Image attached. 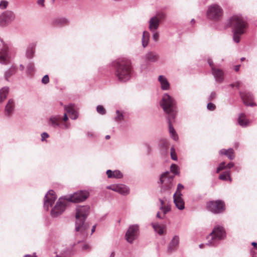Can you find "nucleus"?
<instances>
[{"instance_id":"f257e3e1","label":"nucleus","mask_w":257,"mask_h":257,"mask_svg":"<svg viewBox=\"0 0 257 257\" xmlns=\"http://www.w3.org/2000/svg\"><path fill=\"white\" fill-rule=\"evenodd\" d=\"M161 105L164 111L168 114L169 130L171 137L173 140L177 141L178 137L172 124L177 112L175 101L171 96L166 93L162 98Z\"/></svg>"},{"instance_id":"f03ea898","label":"nucleus","mask_w":257,"mask_h":257,"mask_svg":"<svg viewBox=\"0 0 257 257\" xmlns=\"http://www.w3.org/2000/svg\"><path fill=\"white\" fill-rule=\"evenodd\" d=\"M112 66L115 69V75L118 80L126 82L130 79L132 68L130 60L123 58L117 59L112 63Z\"/></svg>"},{"instance_id":"7ed1b4c3","label":"nucleus","mask_w":257,"mask_h":257,"mask_svg":"<svg viewBox=\"0 0 257 257\" xmlns=\"http://www.w3.org/2000/svg\"><path fill=\"white\" fill-rule=\"evenodd\" d=\"M229 23L232 29L233 40L238 43L240 41V36L245 33L247 28V22L241 15H235L230 18Z\"/></svg>"},{"instance_id":"20e7f679","label":"nucleus","mask_w":257,"mask_h":257,"mask_svg":"<svg viewBox=\"0 0 257 257\" xmlns=\"http://www.w3.org/2000/svg\"><path fill=\"white\" fill-rule=\"evenodd\" d=\"M90 212V207L88 205L77 206L76 208L75 230L83 232L87 228L85 221Z\"/></svg>"},{"instance_id":"39448f33","label":"nucleus","mask_w":257,"mask_h":257,"mask_svg":"<svg viewBox=\"0 0 257 257\" xmlns=\"http://www.w3.org/2000/svg\"><path fill=\"white\" fill-rule=\"evenodd\" d=\"M226 237V232L222 226H215L212 232L207 237V242L206 245L216 246L220 241Z\"/></svg>"},{"instance_id":"423d86ee","label":"nucleus","mask_w":257,"mask_h":257,"mask_svg":"<svg viewBox=\"0 0 257 257\" xmlns=\"http://www.w3.org/2000/svg\"><path fill=\"white\" fill-rule=\"evenodd\" d=\"M223 16V9L217 4H213L208 7L206 17L210 20L219 21Z\"/></svg>"},{"instance_id":"0eeeda50","label":"nucleus","mask_w":257,"mask_h":257,"mask_svg":"<svg viewBox=\"0 0 257 257\" xmlns=\"http://www.w3.org/2000/svg\"><path fill=\"white\" fill-rule=\"evenodd\" d=\"M174 175L167 171L163 173L160 178V182L162 184L161 191H169L173 186V181Z\"/></svg>"},{"instance_id":"6e6552de","label":"nucleus","mask_w":257,"mask_h":257,"mask_svg":"<svg viewBox=\"0 0 257 257\" xmlns=\"http://www.w3.org/2000/svg\"><path fill=\"white\" fill-rule=\"evenodd\" d=\"M206 207L208 210L214 214L221 213L225 210L224 202L220 200L208 202Z\"/></svg>"},{"instance_id":"1a4fd4ad","label":"nucleus","mask_w":257,"mask_h":257,"mask_svg":"<svg viewBox=\"0 0 257 257\" xmlns=\"http://www.w3.org/2000/svg\"><path fill=\"white\" fill-rule=\"evenodd\" d=\"M165 17V14L162 12L158 13L155 16L152 17L148 22L150 31L157 30L160 26L161 21L164 19Z\"/></svg>"},{"instance_id":"9d476101","label":"nucleus","mask_w":257,"mask_h":257,"mask_svg":"<svg viewBox=\"0 0 257 257\" xmlns=\"http://www.w3.org/2000/svg\"><path fill=\"white\" fill-rule=\"evenodd\" d=\"M67 202L68 201L66 198H60L51 210V215L54 217H56L61 214L65 209Z\"/></svg>"},{"instance_id":"9b49d317","label":"nucleus","mask_w":257,"mask_h":257,"mask_svg":"<svg viewBox=\"0 0 257 257\" xmlns=\"http://www.w3.org/2000/svg\"><path fill=\"white\" fill-rule=\"evenodd\" d=\"M88 192L81 190L74 192L66 198L68 201L78 203L86 200L88 197Z\"/></svg>"},{"instance_id":"f8f14e48","label":"nucleus","mask_w":257,"mask_h":257,"mask_svg":"<svg viewBox=\"0 0 257 257\" xmlns=\"http://www.w3.org/2000/svg\"><path fill=\"white\" fill-rule=\"evenodd\" d=\"M15 19V14L10 11L3 12L0 15V26L5 27L13 22Z\"/></svg>"},{"instance_id":"ddd939ff","label":"nucleus","mask_w":257,"mask_h":257,"mask_svg":"<svg viewBox=\"0 0 257 257\" xmlns=\"http://www.w3.org/2000/svg\"><path fill=\"white\" fill-rule=\"evenodd\" d=\"M139 230V226L138 224L131 225L127 229L125 239L129 243H133V241L137 238Z\"/></svg>"},{"instance_id":"4468645a","label":"nucleus","mask_w":257,"mask_h":257,"mask_svg":"<svg viewBox=\"0 0 257 257\" xmlns=\"http://www.w3.org/2000/svg\"><path fill=\"white\" fill-rule=\"evenodd\" d=\"M57 196L53 190H50L45 195L44 199V207L46 210H49L50 206H51L55 202Z\"/></svg>"},{"instance_id":"2eb2a0df","label":"nucleus","mask_w":257,"mask_h":257,"mask_svg":"<svg viewBox=\"0 0 257 257\" xmlns=\"http://www.w3.org/2000/svg\"><path fill=\"white\" fill-rule=\"evenodd\" d=\"M182 196L181 192H175L173 195L174 202L176 207L179 210H183L185 208V203Z\"/></svg>"},{"instance_id":"dca6fc26","label":"nucleus","mask_w":257,"mask_h":257,"mask_svg":"<svg viewBox=\"0 0 257 257\" xmlns=\"http://www.w3.org/2000/svg\"><path fill=\"white\" fill-rule=\"evenodd\" d=\"M11 56L7 47L0 51V63L2 64H8L10 61Z\"/></svg>"},{"instance_id":"f3484780","label":"nucleus","mask_w":257,"mask_h":257,"mask_svg":"<svg viewBox=\"0 0 257 257\" xmlns=\"http://www.w3.org/2000/svg\"><path fill=\"white\" fill-rule=\"evenodd\" d=\"M180 238L179 235H175L172 238L168 245L167 251L168 252H172L175 251L179 246Z\"/></svg>"},{"instance_id":"a211bd4d","label":"nucleus","mask_w":257,"mask_h":257,"mask_svg":"<svg viewBox=\"0 0 257 257\" xmlns=\"http://www.w3.org/2000/svg\"><path fill=\"white\" fill-rule=\"evenodd\" d=\"M240 95L244 103L247 106H253L255 104L251 101L253 100V96L250 92H241Z\"/></svg>"},{"instance_id":"6ab92c4d","label":"nucleus","mask_w":257,"mask_h":257,"mask_svg":"<svg viewBox=\"0 0 257 257\" xmlns=\"http://www.w3.org/2000/svg\"><path fill=\"white\" fill-rule=\"evenodd\" d=\"M64 109L66 112L70 114V117L72 119H76L78 117L77 111L75 109L74 104H69L68 105L64 106Z\"/></svg>"},{"instance_id":"aec40b11","label":"nucleus","mask_w":257,"mask_h":257,"mask_svg":"<svg viewBox=\"0 0 257 257\" xmlns=\"http://www.w3.org/2000/svg\"><path fill=\"white\" fill-rule=\"evenodd\" d=\"M211 71L215 81L218 83H221L224 79L223 71L221 69L216 67H212Z\"/></svg>"},{"instance_id":"412c9836","label":"nucleus","mask_w":257,"mask_h":257,"mask_svg":"<svg viewBox=\"0 0 257 257\" xmlns=\"http://www.w3.org/2000/svg\"><path fill=\"white\" fill-rule=\"evenodd\" d=\"M144 58L146 62L153 63L158 61L159 59V56L156 52L150 51L146 53Z\"/></svg>"},{"instance_id":"4be33fe9","label":"nucleus","mask_w":257,"mask_h":257,"mask_svg":"<svg viewBox=\"0 0 257 257\" xmlns=\"http://www.w3.org/2000/svg\"><path fill=\"white\" fill-rule=\"evenodd\" d=\"M113 191L117 192L122 195H127L130 193L129 188L125 185H116V187L113 189Z\"/></svg>"},{"instance_id":"5701e85b","label":"nucleus","mask_w":257,"mask_h":257,"mask_svg":"<svg viewBox=\"0 0 257 257\" xmlns=\"http://www.w3.org/2000/svg\"><path fill=\"white\" fill-rule=\"evenodd\" d=\"M158 81L160 83L162 90H167L169 89L170 87V83L165 76L160 75L158 77Z\"/></svg>"},{"instance_id":"b1692460","label":"nucleus","mask_w":257,"mask_h":257,"mask_svg":"<svg viewBox=\"0 0 257 257\" xmlns=\"http://www.w3.org/2000/svg\"><path fill=\"white\" fill-rule=\"evenodd\" d=\"M15 106L14 100L12 99H9L5 107V114L7 116L11 115L14 110Z\"/></svg>"},{"instance_id":"393cba45","label":"nucleus","mask_w":257,"mask_h":257,"mask_svg":"<svg viewBox=\"0 0 257 257\" xmlns=\"http://www.w3.org/2000/svg\"><path fill=\"white\" fill-rule=\"evenodd\" d=\"M237 122L238 124L242 127L247 126L250 123L249 120L246 118L245 114L243 113L239 114Z\"/></svg>"},{"instance_id":"a878e982","label":"nucleus","mask_w":257,"mask_h":257,"mask_svg":"<svg viewBox=\"0 0 257 257\" xmlns=\"http://www.w3.org/2000/svg\"><path fill=\"white\" fill-rule=\"evenodd\" d=\"M106 174L109 178L120 179L123 176L122 174L119 170L112 171L110 170H108L106 171Z\"/></svg>"},{"instance_id":"bb28decb","label":"nucleus","mask_w":257,"mask_h":257,"mask_svg":"<svg viewBox=\"0 0 257 257\" xmlns=\"http://www.w3.org/2000/svg\"><path fill=\"white\" fill-rule=\"evenodd\" d=\"M221 155H224L227 157L230 160H233L235 158V155L233 150L232 148H229L228 150L221 149L219 151Z\"/></svg>"},{"instance_id":"cd10ccee","label":"nucleus","mask_w":257,"mask_h":257,"mask_svg":"<svg viewBox=\"0 0 257 257\" xmlns=\"http://www.w3.org/2000/svg\"><path fill=\"white\" fill-rule=\"evenodd\" d=\"M60 119L61 117L59 115L52 116L49 118V124L53 127L59 126Z\"/></svg>"},{"instance_id":"c85d7f7f","label":"nucleus","mask_w":257,"mask_h":257,"mask_svg":"<svg viewBox=\"0 0 257 257\" xmlns=\"http://www.w3.org/2000/svg\"><path fill=\"white\" fill-rule=\"evenodd\" d=\"M150 37V33L146 31H144L142 38V46L144 48H146L148 45Z\"/></svg>"},{"instance_id":"c756f323","label":"nucleus","mask_w":257,"mask_h":257,"mask_svg":"<svg viewBox=\"0 0 257 257\" xmlns=\"http://www.w3.org/2000/svg\"><path fill=\"white\" fill-rule=\"evenodd\" d=\"M68 20L65 18H58L53 20V24L57 26H62L67 24Z\"/></svg>"},{"instance_id":"7c9ffc66","label":"nucleus","mask_w":257,"mask_h":257,"mask_svg":"<svg viewBox=\"0 0 257 257\" xmlns=\"http://www.w3.org/2000/svg\"><path fill=\"white\" fill-rule=\"evenodd\" d=\"M35 45L34 44H30L27 48L26 55L27 58H32L34 56L35 52Z\"/></svg>"},{"instance_id":"2f4dec72","label":"nucleus","mask_w":257,"mask_h":257,"mask_svg":"<svg viewBox=\"0 0 257 257\" xmlns=\"http://www.w3.org/2000/svg\"><path fill=\"white\" fill-rule=\"evenodd\" d=\"M9 87H4L0 89V102H3L7 97L9 93Z\"/></svg>"},{"instance_id":"473e14b6","label":"nucleus","mask_w":257,"mask_h":257,"mask_svg":"<svg viewBox=\"0 0 257 257\" xmlns=\"http://www.w3.org/2000/svg\"><path fill=\"white\" fill-rule=\"evenodd\" d=\"M153 228L155 232L159 235H162L164 233V228L158 223H152Z\"/></svg>"},{"instance_id":"72a5a7b5","label":"nucleus","mask_w":257,"mask_h":257,"mask_svg":"<svg viewBox=\"0 0 257 257\" xmlns=\"http://www.w3.org/2000/svg\"><path fill=\"white\" fill-rule=\"evenodd\" d=\"M16 69V67L13 66L5 72V78L7 81H9V78L15 73Z\"/></svg>"},{"instance_id":"f704fd0d","label":"nucleus","mask_w":257,"mask_h":257,"mask_svg":"<svg viewBox=\"0 0 257 257\" xmlns=\"http://www.w3.org/2000/svg\"><path fill=\"white\" fill-rule=\"evenodd\" d=\"M230 171L229 170L226 171L221 174L219 176V179L221 180H227V177L229 178L230 181H231V179L230 177Z\"/></svg>"},{"instance_id":"c9c22d12","label":"nucleus","mask_w":257,"mask_h":257,"mask_svg":"<svg viewBox=\"0 0 257 257\" xmlns=\"http://www.w3.org/2000/svg\"><path fill=\"white\" fill-rule=\"evenodd\" d=\"M124 116L123 113L118 110L116 111V116L114 117V119L116 121H120L123 119Z\"/></svg>"},{"instance_id":"e433bc0d","label":"nucleus","mask_w":257,"mask_h":257,"mask_svg":"<svg viewBox=\"0 0 257 257\" xmlns=\"http://www.w3.org/2000/svg\"><path fill=\"white\" fill-rule=\"evenodd\" d=\"M27 70L29 74H32L35 71V66L33 63H29L27 66Z\"/></svg>"},{"instance_id":"4c0bfd02","label":"nucleus","mask_w":257,"mask_h":257,"mask_svg":"<svg viewBox=\"0 0 257 257\" xmlns=\"http://www.w3.org/2000/svg\"><path fill=\"white\" fill-rule=\"evenodd\" d=\"M170 170H171V171L174 174L173 175H174V176L175 175L179 174L178 167L175 164H172L171 166Z\"/></svg>"},{"instance_id":"58836bf2","label":"nucleus","mask_w":257,"mask_h":257,"mask_svg":"<svg viewBox=\"0 0 257 257\" xmlns=\"http://www.w3.org/2000/svg\"><path fill=\"white\" fill-rule=\"evenodd\" d=\"M152 32V39L155 42H158L159 40V34L157 30L151 31Z\"/></svg>"},{"instance_id":"ea45409f","label":"nucleus","mask_w":257,"mask_h":257,"mask_svg":"<svg viewBox=\"0 0 257 257\" xmlns=\"http://www.w3.org/2000/svg\"><path fill=\"white\" fill-rule=\"evenodd\" d=\"M97 111L98 113L103 115L105 114L106 111L102 105H98L96 107Z\"/></svg>"},{"instance_id":"a19ab883","label":"nucleus","mask_w":257,"mask_h":257,"mask_svg":"<svg viewBox=\"0 0 257 257\" xmlns=\"http://www.w3.org/2000/svg\"><path fill=\"white\" fill-rule=\"evenodd\" d=\"M171 156L172 159L173 160L176 161L177 160V157L175 154V151L173 147L171 149Z\"/></svg>"},{"instance_id":"79ce46f5","label":"nucleus","mask_w":257,"mask_h":257,"mask_svg":"<svg viewBox=\"0 0 257 257\" xmlns=\"http://www.w3.org/2000/svg\"><path fill=\"white\" fill-rule=\"evenodd\" d=\"M161 210L163 211L164 216H165V215L171 210V207L169 205L164 206V208Z\"/></svg>"},{"instance_id":"37998d69","label":"nucleus","mask_w":257,"mask_h":257,"mask_svg":"<svg viewBox=\"0 0 257 257\" xmlns=\"http://www.w3.org/2000/svg\"><path fill=\"white\" fill-rule=\"evenodd\" d=\"M8 5V2L6 1H3L0 3V8L1 9H6Z\"/></svg>"},{"instance_id":"c03bdc74","label":"nucleus","mask_w":257,"mask_h":257,"mask_svg":"<svg viewBox=\"0 0 257 257\" xmlns=\"http://www.w3.org/2000/svg\"><path fill=\"white\" fill-rule=\"evenodd\" d=\"M42 83L46 84L49 82V78L48 75H45L42 79Z\"/></svg>"},{"instance_id":"a18cd8bd","label":"nucleus","mask_w":257,"mask_h":257,"mask_svg":"<svg viewBox=\"0 0 257 257\" xmlns=\"http://www.w3.org/2000/svg\"><path fill=\"white\" fill-rule=\"evenodd\" d=\"M207 108L209 110L213 111L215 108V105L213 103L209 102L207 104Z\"/></svg>"},{"instance_id":"49530a36","label":"nucleus","mask_w":257,"mask_h":257,"mask_svg":"<svg viewBox=\"0 0 257 257\" xmlns=\"http://www.w3.org/2000/svg\"><path fill=\"white\" fill-rule=\"evenodd\" d=\"M49 137V135L47 133H43L41 134V140L42 141H44L46 138Z\"/></svg>"},{"instance_id":"de8ad7c7","label":"nucleus","mask_w":257,"mask_h":257,"mask_svg":"<svg viewBox=\"0 0 257 257\" xmlns=\"http://www.w3.org/2000/svg\"><path fill=\"white\" fill-rule=\"evenodd\" d=\"M215 97H216V93L214 92H212L209 95V100H212L215 98Z\"/></svg>"},{"instance_id":"09e8293b","label":"nucleus","mask_w":257,"mask_h":257,"mask_svg":"<svg viewBox=\"0 0 257 257\" xmlns=\"http://www.w3.org/2000/svg\"><path fill=\"white\" fill-rule=\"evenodd\" d=\"M90 248V246L87 243H84L82 246V249L83 250H88Z\"/></svg>"},{"instance_id":"8fccbe9b","label":"nucleus","mask_w":257,"mask_h":257,"mask_svg":"<svg viewBox=\"0 0 257 257\" xmlns=\"http://www.w3.org/2000/svg\"><path fill=\"white\" fill-rule=\"evenodd\" d=\"M184 188V186L181 184H178L177 189L176 192H181V190Z\"/></svg>"},{"instance_id":"3c124183","label":"nucleus","mask_w":257,"mask_h":257,"mask_svg":"<svg viewBox=\"0 0 257 257\" xmlns=\"http://www.w3.org/2000/svg\"><path fill=\"white\" fill-rule=\"evenodd\" d=\"M208 64L209 65V66L211 67V70H212V67H215L214 65H213V61H212V60L211 59H208Z\"/></svg>"},{"instance_id":"603ef678","label":"nucleus","mask_w":257,"mask_h":257,"mask_svg":"<svg viewBox=\"0 0 257 257\" xmlns=\"http://www.w3.org/2000/svg\"><path fill=\"white\" fill-rule=\"evenodd\" d=\"M234 166V163L230 162L226 165V169H230Z\"/></svg>"},{"instance_id":"864d4df0","label":"nucleus","mask_w":257,"mask_h":257,"mask_svg":"<svg viewBox=\"0 0 257 257\" xmlns=\"http://www.w3.org/2000/svg\"><path fill=\"white\" fill-rule=\"evenodd\" d=\"M218 167H221V170H223V169H226V165H225V163L224 162H222V163H221L219 165Z\"/></svg>"},{"instance_id":"5fc2aeb1","label":"nucleus","mask_w":257,"mask_h":257,"mask_svg":"<svg viewBox=\"0 0 257 257\" xmlns=\"http://www.w3.org/2000/svg\"><path fill=\"white\" fill-rule=\"evenodd\" d=\"M159 201L161 203V205L159 207L160 209H163L164 208V201L161 199H159Z\"/></svg>"},{"instance_id":"6e6d98bb","label":"nucleus","mask_w":257,"mask_h":257,"mask_svg":"<svg viewBox=\"0 0 257 257\" xmlns=\"http://www.w3.org/2000/svg\"><path fill=\"white\" fill-rule=\"evenodd\" d=\"M37 3L38 5L43 7L44 6V0H38Z\"/></svg>"},{"instance_id":"4d7b16f0","label":"nucleus","mask_w":257,"mask_h":257,"mask_svg":"<svg viewBox=\"0 0 257 257\" xmlns=\"http://www.w3.org/2000/svg\"><path fill=\"white\" fill-rule=\"evenodd\" d=\"M116 187V185H110V186H108L106 187V188L108 189H110L112 191H113V189L115 188Z\"/></svg>"},{"instance_id":"13d9d810","label":"nucleus","mask_w":257,"mask_h":257,"mask_svg":"<svg viewBox=\"0 0 257 257\" xmlns=\"http://www.w3.org/2000/svg\"><path fill=\"white\" fill-rule=\"evenodd\" d=\"M156 216L157 218H160V219H163L164 218H165V216H161V215H160V212H158L157 213V215H156Z\"/></svg>"},{"instance_id":"bf43d9fd","label":"nucleus","mask_w":257,"mask_h":257,"mask_svg":"<svg viewBox=\"0 0 257 257\" xmlns=\"http://www.w3.org/2000/svg\"><path fill=\"white\" fill-rule=\"evenodd\" d=\"M86 135L88 137H94V134L91 132H87L86 133Z\"/></svg>"},{"instance_id":"052dcab7","label":"nucleus","mask_w":257,"mask_h":257,"mask_svg":"<svg viewBox=\"0 0 257 257\" xmlns=\"http://www.w3.org/2000/svg\"><path fill=\"white\" fill-rule=\"evenodd\" d=\"M68 119V117L67 115V113H65L63 117V120L66 121Z\"/></svg>"},{"instance_id":"680f3d73","label":"nucleus","mask_w":257,"mask_h":257,"mask_svg":"<svg viewBox=\"0 0 257 257\" xmlns=\"http://www.w3.org/2000/svg\"><path fill=\"white\" fill-rule=\"evenodd\" d=\"M239 67H240V65H239L235 66V67H234L235 71L237 72L239 70Z\"/></svg>"},{"instance_id":"e2e57ef3","label":"nucleus","mask_w":257,"mask_h":257,"mask_svg":"<svg viewBox=\"0 0 257 257\" xmlns=\"http://www.w3.org/2000/svg\"><path fill=\"white\" fill-rule=\"evenodd\" d=\"M69 126H70V124H64L63 125V128H69Z\"/></svg>"},{"instance_id":"0e129e2a","label":"nucleus","mask_w":257,"mask_h":257,"mask_svg":"<svg viewBox=\"0 0 257 257\" xmlns=\"http://www.w3.org/2000/svg\"><path fill=\"white\" fill-rule=\"evenodd\" d=\"M95 228H96V225H94L92 226V227L91 228V233H93L95 231Z\"/></svg>"},{"instance_id":"69168bd1","label":"nucleus","mask_w":257,"mask_h":257,"mask_svg":"<svg viewBox=\"0 0 257 257\" xmlns=\"http://www.w3.org/2000/svg\"><path fill=\"white\" fill-rule=\"evenodd\" d=\"M240 85V83L239 82H236L235 83V86L236 87L238 88Z\"/></svg>"},{"instance_id":"338daca9","label":"nucleus","mask_w":257,"mask_h":257,"mask_svg":"<svg viewBox=\"0 0 257 257\" xmlns=\"http://www.w3.org/2000/svg\"><path fill=\"white\" fill-rule=\"evenodd\" d=\"M24 68H25V67H24V65H22V64H21V65H20V69L21 71L24 70Z\"/></svg>"},{"instance_id":"774afa93","label":"nucleus","mask_w":257,"mask_h":257,"mask_svg":"<svg viewBox=\"0 0 257 257\" xmlns=\"http://www.w3.org/2000/svg\"><path fill=\"white\" fill-rule=\"evenodd\" d=\"M221 170H222L221 167H218L216 169V173H219Z\"/></svg>"}]
</instances>
